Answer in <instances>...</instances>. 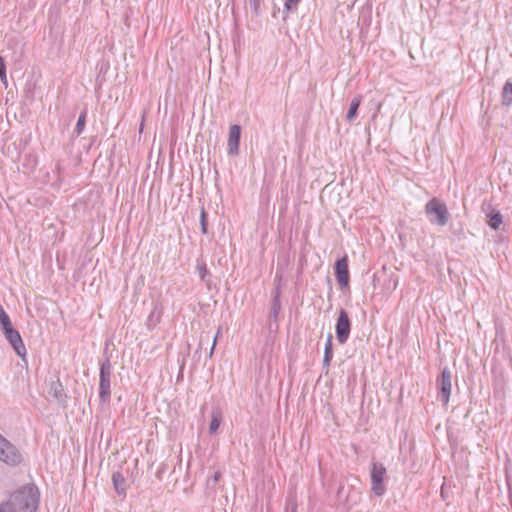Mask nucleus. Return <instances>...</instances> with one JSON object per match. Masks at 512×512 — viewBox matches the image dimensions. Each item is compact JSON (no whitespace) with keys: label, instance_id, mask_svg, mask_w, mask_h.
I'll return each mask as SVG.
<instances>
[{"label":"nucleus","instance_id":"f257e3e1","mask_svg":"<svg viewBox=\"0 0 512 512\" xmlns=\"http://www.w3.org/2000/svg\"><path fill=\"white\" fill-rule=\"evenodd\" d=\"M40 500L38 488L33 485H26L13 494L10 499L0 505V512H36Z\"/></svg>","mask_w":512,"mask_h":512},{"label":"nucleus","instance_id":"f03ea898","mask_svg":"<svg viewBox=\"0 0 512 512\" xmlns=\"http://www.w3.org/2000/svg\"><path fill=\"white\" fill-rule=\"evenodd\" d=\"M429 221L438 226H445L449 220V212L445 203L438 198H432L425 205Z\"/></svg>","mask_w":512,"mask_h":512},{"label":"nucleus","instance_id":"7ed1b4c3","mask_svg":"<svg viewBox=\"0 0 512 512\" xmlns=\"http://www.w3.org/2000/svg\"><path fill=\"white\" fill-rule=\"evenodd\" d=\"M0 461L10 467H16L23 461V456L20 450L1 434Z\"/></svg>","mask_w":512,"mask_h":512},{"label":"nucleus","instance_id":"20e7f679","mask_svg":"<svg viewBox=\"0 0 512 512\" xmlns=\"http://www.w3.org/2000/svg\"><path fill=\"white\" fill-rule=\"evenodd\" d=\"M111 376L112 365L110 363V360L106 359L100 365L99 398L102 403H107L110 401Z\"/></svg>","mask_w":512,"mask_h":512},{"label":"nucleus","instance_id":"39448f33","mask_svg":"<svg viewBox=\"0 0 512 512\" xmlns=\"http://www.w3.org/2000/svg\"><path fill=\"white\" fill-rule=\"evenodd\" d=\"M386 468L382 463L373 462L371 468V491L376 496H382L386 492L384 484V477L386 475Z\"/></svg>","mask_w":512,"mask_h":512},{"label":"nucleus","instance_id":"423d86ee","mask_svg":"<svg viewBox=\"0 0 512 512\" xmlns=\"http://www.w3.org/2000/svg\"><path fill=\"white\" fill-rule=\"evenodd\" d=\"M336 339L339 344L343 345L347 342L351 332V321L348 313L344 309H340L335 325Z\"/></svg>","mask_w":512,"mask_h":512},{"label":"nucleus","instance_id":"0eeeda50","mask_svg":"<svg viewBox=\"0 0 512 512\" xmlns=\"http://www.w3.org/2000/svg\"><path fill=\"white\" fill-rule=\"evenodd\" d=\"M438 397L444 406H447L451 395V372L445 367L437 379Z\"/></svg>","mask_w":512,"mask_h":512},{"label":"nucleus","instance_id":"6e6552de","mask_svg":"<svg viewBox=\"0 0 512 512\" xmlns=\"http://www.w3.org/2000/svg\"><path fill=\"white\" fill-rule=\"evenodd\" d=\"M360 495V491L353 487H349L347 493L344 486H340L337 491V499L339 503L344 504L348 508L358 503Z\"/></svg>","mask_w":512,"mask_h":512},{"label":"nucleus","instance_id":"1a4fd4ad","mask_svg":"<svg viewBox=\"0 0 512 512\" xmlns=\"http://www.w3.org/2000/svg\"><path fill=\"white\" fill-rule=\"evenodd\" d=\"M335 277L341 288L348 286L349 269L347 256H344L341 259L337 260L335 264Z\"/></svg>","mask_w":512,"mask_h":512},{"label":"nucleus","instance_id":"9d476101","mask_svg":"<svg viewBox=\"0 0 512 512\" xmlns=\"http://www.w3.org/2000/svg\"><path fill=\"white\" fill-rule=\"evenodd\" d=\"M241 136V127L237 124L231 125L228 136V154L231 156L238 155L239 143Z\"/></svg>","mask_w":512,"mask_h":512},{"label":"nucleus","instance_id":"9b49d317","mask_svg":"<svg viewBox=\"0 0 512 512\" xmlns=\"http://www.w3.org/2000/svg\"><path fill=\"white\" fill-rule=\"evenodd\" d=\"M275 280L278 282L276 288H275V291H274V295H273V300H272V306H271V311L269 313V318L270 319H273L274 321L277 320L278 318V315H279V312H280V309H281V302H280V282L282 280V273H280L279 271L276 272V275H275Z\"/></svg>","mask_w":512,"mask_h":512},{"label":"nucleus","instance_id":"f8f14e48","mask_svg":"<svg viewBox=\"0 0 512 512\" xmlns=\"http://www.w3.org/2000/svg\"><path fill=\"white\" fill-rule=\"evenodd\" d=\"M7 341L11 344L13 347L15 353L21 357L24 358L26 356V348L22 341V338L20 336V333L17 330L14 331H8V334L5 336Z\"/></svg>","mask_w":512,"mask_h":512},{"label":"nucleus","instance_id":"ddd939ff","mask_svg":"<svg viewBox=\"0 0 512 512\" xmlns=\"http://www.w3.org/2000/svg\"><path fill=\"white\" fill-rule=\"evenodd\" d=\"M49 395L55 398L60 404H66V394L63 388L62 383L57 379L56 381H52L49 386Z\"/></svg>","mask_w":512,"mask_h":512},{"label":"nucleus","instance_id":"4468645a","mask_svg":"<svg viewBox=\"0 0 512 512\" xmlns=\"http://www.w3.org/2000/svg\"><path fill=\"white\" fill-rule=\"evenodd\" d=\"M112 482L116 492L119 495L126 494V479L120 472H114L112 474Z\"/></svg>","mask_w":512,"mask_h":512},{"label":"nucleus","instance_id":"2eb2a0df","mask_svg":"<svg viewBox=\"0 0 512 512\" xmlns=\"http://www.w3.org/2000/svg\"><path fill=\"white\" fill-rule=\"evenodd\" d=\"M333 358V343H332V335L329 333L327 337V341L324 348V356H323V367L328 369L330 366V362Z\"/></svg>","mask_w":512,"mask_h":512},{"label":"nucleus","instance_id":"dca6fc26","mask_svg":"<svg viewBox=\"0 0 512 512\" xmlns=\"http://www.w3.org/2000/svg\"><path fill=\"white\" fill-rule=\"evenodd\" d=\"M361 101H362L361 95H357L351 100L350 107H349V110L346 115V120L348 122H351L356 118L357 111L361 104Z\"/></svg>","mask_w":512,"mask_h":512},{"label":"nucleus","instance_id":"f3484780","mask_svg":"<svg viewBox=\"0 0 512 512\" xmlns=\"http://www.w3.org/2000/svg\"><path fill=\"white\" fill-rule=\"evenodd\" d=\"M222 421V413L219 409H213L211 413V422L209 425V433L214 434L217 432Z\"/></svg>","mask_w":512,"mask_h":512},{"label":"nucleus","instance_id":"a211bd4d","mask_svg":"<svg viewBox=\"0 0 512 512\" xmlns=\"http://www.w3.org/2000/svg\"><path fill=\"white\" fill-rule=\"evenodd\" d=\"M512 103V83L506 82L502 90V104L509 106Z\"/></svg>","mask_w":512,"mask_h":512},{"label":"nucleus","instance_id":"6ab92c4d","mask_svg":"<svg viewBox=\"0 0 512 512\" xmlns=\"http://www.w3.org/2000/svg\"><path fill=\"white\" fill-rule=\"evenodd\" d=\"M488 225L494 229L497 230L499 226L502 224V215L500 212H492L489 215Z\"/></svg>","mask_w":512,"mask_h":512},{"label":"nucleus","instance_id":"aec40b11","mask_svg":"<svg viewBox=\"0 0 512 512\" xmlns=\"http://www.w3.org/2000/svg\"><path fill=\"white\" fill-rule=\"evenodd\" d=\"M86 115H87L86 110L82 111L81 114L79 115L78 121L76 123V127L74 129V133L77 136H79L83 132V130L85 128Z\"/></svg>","mask_w":512,"mask_h":512},{"label":"nucleus","instance_id":"412c9836","mask_svg":"<svg viewBox=\"0 0 512 512\" xmlns=\"http://www.w3.org/2000/svg\"><path fill=\"white\" fill-rule=\"evenodd\" d=\"M197 270L199 272V276L201 278L202 281H205L208 285H209V277H210V272L208 271L207 267H206V264L205 263H199L197 264Z\"/></svg>","mask_w":512,"mask_h":512},{"label":"nucleus","instance_id":"4be33fe9","mask_svg":"<svg viewBox=\"0 0 512 512\" xmlns=\"http://www.w3.org/2000/svg\"><path fill=\"white\" fill-rule=\"evenodd\" d=\"M249 3V6L253 12L254 15L259 16L261 13V3L263 0H247Z\"/></svg>","mask_w":512,"mask_h":512},{"label":"nucleus","instance_id":"5701e85b","mask_svg":"<svg viewBox=\"0 0 512 512\" xmlns=\"http://www.w3.org/2000/svg\"><path fill=\"white\" fill-rule=\"evenodd\" d=\"M0 79H1V82L5 85V87H7L8 82H7V75H6V65H5L4 58L2 56H0Z\"/></svg>","mask_w":512,"mask_h":512},{"label":"nucleus","instance_id":"b1692460","mask_svg":"<svg viewBox=\"0 0 512 512\" xmlns=\"http://www.w3.org/2000/svg\"><path fill=\"white\" fill-rule=\"evenodd\" d=\"M300 1L301 0H286L284 5L285 13L296 11Z\"/></svg>","mask_w":512,"mask_h":512},{"label":"nucleus","instance_id":"393cba45","mask_svg":"<svg viewBox=\"0 0 512 512\" xmlns=\"http://www.w3.org/2000/svg\"><path fill=\"white\" fill-rule=\"evenodd\" d=\"M200 225H201L202 233L207 234V227H208L207 214H206L204 208L201 209V213H200Z\"/></svg>","mask_w":512,"mask_h":512},{"label":"nucleus","instance_id":"a878e982","mask_svg":"<svg viewBox=\"0 0 512 512\" xmlns=\"http://www.w3.org/2000/svg\"><path fill=\"white\" fill-rule=\"evenodd\" d=\"M10 321V317L8 316L4 308L0 306V324L8 326Z\"/></svg>","mask_w":512,"mask_h":512},{"label":"nucleus","instance_id":"bb28decb","mask_svg":"<svg viewBox=\"0 0 512 512\" xmlns=\"http://www.w3.org/2000/svg\"><path fill=\"white\" fill-rule=\"evenodd\" d=\"M221 477V473L219 471H216L211 478L208 480V484L212 483L215 485Z\"/></svg>","mask_w":512,"mask_h":512},{"label":"nucleus","instance_id":"cd10ccee","mask_svg":"<svg viewBox=\"0 0 512 512\" xmlns=\"http://www.w3.org/2000/svg\"><path fill=\"white\" fill-rule=\"evenodd\" d=\"M220 334H221V328H219V329L217 330V333H216V335H215V337H214V339H213V343H212V346H211V349H210V354H209V356H210V357H211V356H212V354H213V351H214V348H215V345H216L217 338H218V336H220Z\"/></svg>","mask_w":512,"mask_h":512},{"label":"nucleus","instance_id":"c85d7f7f","mask_svg":"<svg viewBox=\"0 0 512 512\" xmlns=\"http://www.w3.org/2000/svg\"><path fill=\"white\" fill-rule=\"evenodd\" d=\"M1 326H2L3 333H4L5 336L8 334V331H14L15 330L13 328V326H12L11 321L9 322L8 326H6V325H1Z\"/></svg>","mask_w":512,"mask_h":512},{"label":"nucleus","instance_id":"c756f323","mask_svg":"<svg viewBox=\"0 0 512 512\" xmlns=\"http://www.w3.org/2000/svg\"><path fill=\"white\" fill-rule=\"evenodd\" d=\"M208 341L209 340V335L206 334V335H201L200 337V344H202L204 341Z\"/></svg>","mask_w":512,"mask_h":512},{"label":"nucleus","instance_id":"7c9ffc66","mask_svg":"<svg viewBox=\"0 0 512 512\" xmlns=\"http://www.w3.org/2000/svg\"><path fill=\"white\" fill-rule=\"evenodd\" d=\"M291 512H296V505L293 504L292 508H291Z\"/></svg>","mask_w":512,"mask_h":512}]
</instances>
